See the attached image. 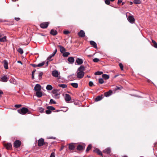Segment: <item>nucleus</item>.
Masks as SVG:
<instances>
[{"label": "nucleus", "mask_w": 157, "mask_h": 157, "mask_svg": "<svg viewBox=\"0 0 157 157\" xmlns=\"http://www.w3.org/2000/svg\"><path fill=\"white\" fill-rule=\"evenodd\" d=\"M29 110L27 108L23 107L18 110V112L21 114H24L27 113Z\"/></svg>", "instance_id": "f257e3e1"}, {"label": "nucleus", "mask_w": 157, "mask_h": 157, "mask_svg": "<svg viewBox=\"0 0 157 157\" xmlns=\"http://www.w3.org/2000/svg\"><path fill=\"white\" fill-rule=\"evenodd\" d=\"M34 90L36 91V96L39 97V84H36L34 87Z\"/></svg>", "instance_id": "f03ea898"}, {"label": "nucleus", "mask_w": 157, "mask_h": 157, "mask_svg": "<svg viewBox=\"0 0 157 157\" xmlns=\"http://www.w3.org/2000/svg\"><path fill=\"white\" fill-rule=\"evenodd\" d=\"M86 145L85 144H79L77 146V149L79 151H83Z\"/></svg>", "instance_id": "7ed1b4c3"}, {"label": "nucleus", "mask_w": 157, "mask_h": 157, "mask_svg": "<svg viewBox=\"0 0 157 157\" xmlns=\"http://www.w3.org/2000/svg\"><path fill=\"white\" fill-rule=\"evenodd\" d=\"M9 79V76L6 75H3L1 77V81L4 82H7Z\"/></svg>", "instance_id": "20e7f679"}, {"label": "nucleus", "mask_w": 157, "mask_h": 157, "mask_svg": "<svg viewBox=\"0 0 157 157\" xmlns=\"http://www.w3.org/2000/svg\"><path fill=\"white\" fill-rule=\"evenodd\" d=\"M48 144V143L47 142H44V140L41 138L40 139V147L43 145H45L46 147Z\"/></svg>", "instance_id": "39448f33"}, {"label": "nucleus", "mask_w": 157, "mask_h": 157, "mask_svg": "<svg viewBox=\"0 0 157 157\" xmlns=\"http://www.w3.org/2000/svg\"><path fill=\"white\" fill-rule=\"evenodd\" d=\"M85 74V73L83 71H79L77 73V77L79 79L82 78Z\"/></svg>", "instance_id": "423d86ee"}, {"label": "nucleus", "mask_w": 157, "mask_h": 157, "mask_svg": "<svg viewBox=\"0 0 157 157\" xmlns=\"http://www.w3.org/2000/svg\"><path fill=\"white\" fill-rule=\"evenodd\" d=\"M49 23L48 22H44L40 24V26L42 28H46L48 26Z\"/></svg>", "instance_id": "0eeeda50"}, {"label": "nucleus", "mask_w": 157, "mask_h": 157, "mask_svg": "<svg viewBox=\"0 0 157 157\" xmlns=\"http://www.w3.org/2000/svg\"><path fill=\"white\" fill-rule=\"evenodd\" d=\"M68 148L70 150H73L74 149L76 146V144L74 143H71L68 144Z\"/></svg>", "instance_id": "6e6552de"}, {"label": "nucleus", "mask_w": 157, "mask_h": 157, "mask_svg": "<svg viewBox=\"0 0 157 157\" xmlns=\"http://www.w3.org/2000/svg\"><path fill=\"white\" fill-rule=\"evenodd\" d=\"M52 76L56 78H59V74L58 71L54 70L52 71Z\"/></svg>", "instance_id": "1a4fd4ad"}, {"label": "nucleus", "mask_w": 157, "mask_h": 157, "mask_svg": "<svg viewBox=\"0 0 157 157\" xmlns=\"http://www.w3.org/2000/svg\"><path fill=\"white\" fill-rule=\"evenodd\" d=\"M21 142L18 140L16 141L14 143V146L16 148H17L21 145Z\"/></svg>", "instance_id": "9d476101"}, {"label": "nucleus", "mask_w": 157, "mask_h": 157, "mask_svg": "<svg viewBox=\"0 0 157 157\" xmlns=\"http://www.w3.org/2000/svg\"><path fill=\"white\" fill-rule=\"evenodd\" d=\"M128 20L131 23H133L135 22V19L132 16H129L128 17Z\"/></svg>", "instance_id": "9b49d317"}, {"label": "nucleus", "mask_w": 157, "mask_h": 157, "mask_svg": "<svg viewBox=\"0 0 157 157\" xmlns=\"http://www.w3.org/2000/svg\"><path fill=\"white\" fill-rule=\"evenodd\" d=\"M2 63H3V66L4 68L6 69H7L8 68V63L7 61L6 60H4L2 61Z\"/></svg>", "instance_id": "f8f14e48"}, {"label": "nucleus", "mask_w": 157, "mask_h": 157, "mask_svg": "<svg viewBox=\"0 0 157 157\" xmlns=\"http://www.w3.org/2000/svg\"><path fill=\"white\" fill-rule=\"evenodd\" d=\"M78 36L81 37H83L85 36V33L82 30H81L78 33Z\"/></svg>", "instance_id": "ddd939ff"}, {"label": "nucleus", "mask_w": 157, "mask_h": 157, "mask_svg": "<svg viewBox=\"0 0 157 157\" xmlns=\"http://www.w3.org/2000/svg\"><path fill=\"white\" fill-rule=\"evenodd\" d=\"M58 47L60 48V51L61 53H63L66 51V49L61 45H58Z\"/></svg>", "instance_id": "4468645a"}, {"label": "nucleus", "mask_w": 157, "mask_h": 157, "mask_svg": "<svg viewBox=\"0 0 157 157\" xmlns=\"http://www.w3.org/2000/svg\"><path fill=\"white\" fill-rule=\"evenodd\" d=\"M4 146L8 150L10 149L12 147L11 144L10 143L5 144Z\"/></svg>", "instance_id": "2eb2a0df"}, {"label": "nucleus", "mask_w": 157, "mask_h": 157, "mask_svg": "<svg viewBox=\"0 0 157 157\" xmlns=\"http://www.w3.org/2000/svg\"><path fill=\"white\" fill-rule=\"evenodd\" d=\"M76 62L77 63L78 65H81L83 63V60L82 59L79 58H77L76 60Z\"/></svg>", "instance_id": "dca6fc26"}, {"label": "nucleus", "mask_w": 157, "mask_h": 157, "mask_svg": "<svg viewBox=\"0 0 157 157\" xmlns=\"http://www.w3.org/2000/svg\"><path fill=\"white\" fill-rule=\"evenodd\" d=\"M65 99L66 101H70L71 99L70 96L69 94H66L65 95Z\"/></svg>", "instance_id": "f3484780"}, {"label": "nucleus", "mask_w": 157, "mask_h": 157, "mask_svg": "<svg viewBox=\"0 0 157 157\" xmlns=\"http://www.w3.org/2000/svg\"><path fill=\"white\" fill-rule=\"evenodd\" d=\"M93 152L97 153L99 155H102V154L101 151L97 148H95L93 150Z\"/></svg>", "instance_id": "a211bd4d"}, {"label": "nucleus", "mask_w": 157, "mask_h": 157, "mask_svg": "<svg viewBox=\"0 0 157 157\" xmlns=\"http://www.w3.org/2000/svg\"><path fill=\"white\" fill-rule=\"evenodd\" d=\"M103 98V95H101L97 96L95 99V101H98L101 100Z\"/></svg>", "instance_id": "6ab92c4d"}, {"label": "nucleus", "mask_w": 157, "mask_h": 157, "mask_svg": "<svg viewBox=\"0 0 157 157\" xmlns=\"http://www.w3.org/2000/svg\"><path fill=\"white\" fill-rule=\"evenodd\" d=\"M90 44L93 46L95 48H97V45L96 43L94 41L91 40L90 41Z\"/></svg>", "instance_id": "aec40b11"}, {"label": "nucleus", "mask_w": 157, "mask_h": 157, "mask_svg": "<svg viewBox=\"0 0 157 157\" xmlns=\"http://www.w3.org/2000/svg\"><path fill=\"white\" fill-rule=\"evenodd\" d=\"M112 91L111 90H109V91L105 93V96L106 97H108L111 95L112 93Z\"/></svg>", "instance_id": "412c9836"}, {"label": "nucleus", "mask_w": 157, "mask_h": 157, "mask_svg": "<svg viewBox=\"0 0 157 157\" xmlns=\"http://www.w3.org/2000/svg\"><path fill=\"white\" fill-rule=\"evenodd\" d=\"M68 61L71 63H73L74 62V57H69L67 59Z\"/></svg>", "instance_id": "4be33fe9"}, {"label": "nucleus", "mask_w": 157, "mask_h": 157, "mask_svg": "<svg viewBox=\"0 0 157 157\" xmlns=\"http://www.w3.org/2000/svg\"><path fill=\"white\" fill-rule=\"evenodd\" d=\"M50 33L53 36H55L57 34V32L56 30L52 29L51 30Z\"/></svg>", "instance_id": "5701e85b"}, {"label": "nucleus", "mask_w": 157, "mask_h": 157, "mask_svg": "<svg viewBox=\"0 0 157 157\" xmlns=\"http://www.w3.org/2000/svg\"><path fill=\"white\" fill-rule=\"evenodd\" d=\"M111 152V149L110 148H107L103 151V152L107 154H109Z\"/></svg>", "instance_id": "b1692460"}, {"label": "nucleus", "mask_w": 157, "mask_h": 157, "mask_svg": "<svg viewBox=\"0 0 157 157\" xmlns=\"http://www.w3.org/2000/svg\"><path fill=\"white\" fill-rule=\"evenodd\" d=\"M114 86V87L113 88V89L115 90H121L123 88L121 86Z\"/></svg>", "instance_id": "393cba45"}, {"label": "nucleus", "mask_w": 157, "mask_h": 157, "mask_svg": "<svg viewBox=\"0 0 157 157\" xmlns=\"http://www.w3.org/2000/svg\"><path fill=\"white\" fill-rule=\"evenodd\" d=\"M85 68L84 66L82 65L78 68V70L80 71H83L85 70Z\"/></svg>", "instance_id": "a878e982"}, {"label": "nucleus", "mask_w": 157, "mask_h": 157, "mask_svg": "<svg viewBox=\"0 0 157 157\" xmlns=\"http://www.w3.org/2000/svg\"><path fill=\"white\" fill-rule=\"evenodd\" d=\"M6 36H5L0 38V41L1 42H5L6 41Z\"/></svg>", "instance_id": "bb28decb"}, {"label": "nucleus", "mask_w": 157, "mask_h": 157, "mask_svg": "<svg viewBox=\"0 0 157 157\" xmlns=\"http://www.w3.org/2000/svg\"><path fill=\"white\" fill-rule=\"evenodd\" d=\"M102 77L105 79H108L109 78V76L107 75L104 74H103L102 75Z\"/></svg>", "instance_id": "cd10ccee"}, {"label": "nucleus", "mask_w": 157, "mask_h": 157, "mask_svg": "<svg viewBox=\"0 0 157 157\" xmlns=\"http://www.w3.org/2000/svg\"><path fill=\"white\" fill-rule=\"evenodd\" d=\"M53 88L52 85H48L46 87V89L47 90H51Z\"/></svg>", "instance_id": "c85d7f7f"}, {"label": "nucleus", "mask_w": 157, "mask_h": 157, "mask_svg": "<svg viewBox=\"0 0 157 157\" xmlns=\"http://www.w3.org/2000/svg\"><path fill=\"white\" fill-rule=\"evenodd\" d=\"M58 86L62 88H66L67 87V85L65 84H59L58 85Z\"/></svg>", "instance_id": "c756f323"}, {"label": "nucleus", "mask_w": 157, "mask_h": 157, "mask_svg": "<svg viewBox=\"0 0 157 157\" xmlns=\"http://www.w3.org/2000/svg\"><path fill=\"white\" fill-rule=\"evenodd\" d=\"M47 109H49L50 111L54 110L55 109L52 106H48L47 107Z\"/></svg>", "instance_id": "7c9ffc66"}, {"label": "nucleus", "mask_w": 157, "mask_h": 157, "mask_svg": "<svg viewBox=\"0 0 157 157\" xmlns=\"http://www.w3.org/2000/svg\"><path fill=\"white\" fill-rule=\"evenodd\" d=\"M71 85L73 87L75 88H77L78 87V84L76 83H72L71 84Z\"/></svg>", "instance_id": "2f4dec72"}, {"label": "nucleus", "mask_w": 157, "mask_h": 157, "mask_svg": "<svg viewBox=\"0 0 157 157\" xmlns=\"http://www.w3.org/2000/svg\"><path fill=\"white\" fill-rule=\"evenodd\" d=\"M70 53L68 52H65L63 53V56L64 57H67L69 55Z\"/></svg>", "instance_id": "473e14b6"}, {"label": "nucleus", "mask_w": 157, "mask_h": 157, "mask_svg": "<svg viewBox=\"0 0 157 157\" xmlns=\"http://www.w3.org/2000/svg\"><path fill=\"white\" fill-rule=\"evenodd\" d=\"M152 42L153 44V46L155 48H157V43L154 40H152Z\"/></svg>", "instance_id": "72a5a7b5"}, {"label": "nucleus", "mask_w": 157, "mask_h": 157, "mask_svg": "<svg viewBox=\"0 0 157 157\" xmlns=\"http://www.w3.org/2000/svg\"><path fill=\"white\" fill-rule=\"evenodd\" d=\"M17 51L21 54H22L23 53V49L21 48H19L17 49Z\"/></svg>", "instance_id": "f704fd0d"}, {"label": "nucleus", "mask_w": 157, "mask_h": 157, "mask_svg": "<svg viewBox=\"0 0 157 157\" xmlns=\"http://www.w3.org/2000/svg\"><path fill=\"white\" fill-rule=\"evenodd\" d=\"M134 2L135 4H139L141 3V0H134Z\"/></svg>", "instance_id": "c9c22d12"}, {"label": "nucleus", "mask_w": 157, "mask_h": 157, "mask_svg": "<svg viewBox=\"0 0 157 157\" xmlns=\"http://www.w3.org/2000/svg\"><path fill=\"white\" fill-rule=\"evenodd\" d=\"M91 147H92L91 145L90 144H89L86 148V152L88 151L91 149Z\"/></svg>", "instance_id": "e433bc0d"}, {"label": "nucleus", "mask_w": 157, "mask_h": 157, "mask_svg": "<svg viewBox=\"0 0 157 157\" xmlns=\"http://www.w3.org/2000/svg\"><path fill=\"white\" fill-rule=\"evenodd\" d=\"M103 74V72L102 71H98L96 72L94 75H100Z\"/></svg>", "instance_id": "4c0bfd02"}, {"label": "nucleus", "mask_w": 157, "mask_h": 157, "mask_svg": "<svg viewBox=\"0 0 157 157\" xmlns=\"http://www.w3.org/2000/svg\"><path fill=\"white\" fill-rule=\"evenodd\" d=\"M56 102L54 101L53 99H50V102H49V104H56Z\"/></svg>", "instance_id": "58836bf2"}, {"label": "nucleus", "mask_w": 157, "mask_h": 157, "mask_svg": "<svg viewBox=\"0 0 157 157\" xmlns=\"http://www.w3.org/2000/svg\"><path fill=\"white\" fill-rule=\"evenodd\" d=\"M30 65L34 67H39V63L37 65L34 64H31Z\"/></svg>", "instance_id": "ea45409f"}, {"label": "nucleus", "mask_w": 157, "mask_h": 157, "mask_svg": "<svg viewBox=\"0 0 157 157\" xmlns=\"http://www.w3.org/2000/svg\"><path fill=\"white\" fill-rule=\"evenodd\" d=\"M98 82L100 84H102L104 83L103 79L102 78H100L99 79Z\"/></svg>", "instance_id": "a19ab883"}, {"label": "nucleus", "mask_w": 157, "mask_h": 157, "mask_svg": "<svg viewBox=\"0 0 157 157\" xmlns=\"http://www.w3.org/2000/svg\"><path fill=\"white\" fill-rule=\"evenodd\" d=\"M93 60L94 62L97 63L99 61V59L97 58H95L93 59Z\"/></svg>", "instance_id": "79ce46f5"}, {"label": "nucleus", "mask_w": 157, "mask_h": 157, "mask_svg": "<svg viewBox=\"0 0 157 157\" xmlns=\"http://www.w3.org/2000/svg\"><path fill=\"white\" fill-rule=\"evenodd\" d=\"M119 66L121 70L122 71L123 70V66L122 64L121 63H120L119 64Z\"/></svg>", "instance_id": "37998d69"}, {"label": "nucleus", "mask_w": 157, "mask_h": 157, "mask_svg": "<svg viewBox=\"0 0 157 157\" xmlns=\"http://www.w3.org/2000/svg\"><path fill=\"white\" fill-rule=\"evenodd\" d=\"M105 2L106 4L109 5L110 3V0H105Z\"/></svg>", "instance_id": "c03bdc74"}, {"label": "nucleus", "mask_w": 157, "mask_h": 157, "mask_svg": "<svg viewBox=\"0 0 157 157\" xmlns=\"http://www.w3.org/2000/svg\"><path fill=\"white\" fill-rule=\"evenodd\" d=\"M45 112L46 114H49L51 113V111L49 109H47V110H46Z\"/></svg>", "instance_id": "a18cd8bd"}, {"label": "nucleus", "mask_w": 157, "mask_h": 157, "mask_svg": "<svg viewBox=\"0 0 157 157\" xmlns=\"http://www.w3.org/2000/svg\"><path fill=\"white\" fill-rule=\"evenodd\" d=\"M63 33L64 34L67 35L70 33V32L67 30H65L63 31Z\"/></svg>", "instance_id": "49530a36"}, {"label": "nucleus", "mask_w": 157, "mask_h": 157, "mask_svg": "<svg viewBox=\"0 0 157 157\" xmlns=\"http://www.w3.org/2000/svg\"><path fill=\"white\" fill-rule=\"evenodd\" d=\"M89 85L90 86H92L94 85L92 81H90L89 83Z\"/></svg>", "instance_id": "de8ad7c7"}, {"label": "nucleus", "mask_w": 157, "mask_h": 157, "mask_svg": "<svg viewBox=\"0 0 157 157\" xmlns=\"http://www.w3.org/2000/svg\"><path fill=\"white\" fill-rule=\"evenodd\" d=\"M57 92V90L56 89H54L52 91V93L54 94H56Z\"/></svg>", "instance_id": "09e8293b"}, {"label": "nucleus", "mask_w": 157, "mask_h": 157, "mask_svg": "<svg viewBox=\"0 0 157 157\" xmlns=\"http://www.w3.org/2000/svg\"><path fill=\"white\" fill-rule=\"evenodd\" d=\"M44 112V109L42 108H40V113Z\"/></svg>", "instance_id": "8fccbe9b"}, {"label": "nucleus", "mask_w": 157, "mask_h": 157, "mask_svg": "<svg viewBox=\"0 0 157 157\" xmlns=\"http://www.w3.org/2000/svg\"><path fill=\"white\" fill-rule=\"evenodd\" d=\"M57 50L56 49L55 51H54V52L52 54V56H54L56 54L57 52Z\"/></svg>", "instance_id": "3c124183"}, {"label": "nucleus", "mask_w": 157, "mask_h": 157, "mask_svg": "<svg viewBox=\"0 0 157 157\" xmlns=\"http://www.w3.org/2000/svg\"><path fill=\"white\" fill-rule=\"evenodd\" d=\"M53 57V56L51 54L47 58V59L48 60H49Z\"/></svg>", "instance_id": "603ef678"}, {"label": "nucleus", "mask_w": 157, "mask_h": 157, "mask_svg": "<svg viewBox=\"0 0 157 157\" xmlns=\"http://www.w3.org/2000/svg\"><path fill=\"white\" fill-rule=\"evenodd\" d=\"M50 157H55V153L53 152H52L51 155Z\"/></svg>", "instance_id": "864d4df0"}, {"label": "nucleus", "mask_w": 157, "mask_h": 157, "mask_svg": "<svg viewBox=\"0 0 157 157\" xmlns=\"http://www.w3.org/2000/svg\"><path fill=\"white\" fill-rule=\"evenodd\" d=\"M21 106V105H15V107L17 108H19Z\"/></svg>", "instance_id": "5fc2aeb1"}, {"label": "nucleus", "mask_w": 157, "mask_h": 157, "mask_svg": "<svg viewBox=\"0 0 157 157\" xmlns=\"http://www.w3.org/2000/svg\"><path fill=\"white\" fill-rule=\"evenodd\" d=\"M45 63L44 62H43L42 63H40V67L44 65Z\"/></svg>", "instance_id": "6e6d98bb"}, {"label": "nucleus", "mask_w": 157, "mask_h": 157, "mask_svg": "<svg viewBox=\"0 0 157 157\" xmlns=\"http://www.w3.org/2000/svg\"><path fill=\"white\" fill-rule=\"evenodd\" d=\"M43 74V73L42 72H40V77H41Z\"/></svg>", "instance_id": "4d7b16f0"}, {"label": "nucleus", "mask_w": 157, "mask_h": 157, "mask_svg": "<svg viewBox=\"0 0 157 157\" xmlns=\"http://www.w3.org/2000/svg\"><path fill=\"white\" fill-rule=\"evenodd\" d=\"M122 2V0H118L117 2V4H119L120 3H121Z\"/></svg>", "instance_id": "13d9d810"}, {"label": "nucleus", "mask_w": 157, "mask_h": 157, "mask_svg": "<svg viewBox=\"0 0 157 157\" xmlns=\"http://www.w3.org/2000/svg\"><path fill=\"white\" fill-rule=\"evenodd\" d=\"M15 19L17 21H18L20 20V18L19 17H15Z\"/></svg>", "instance_id": "bf43d9fd"}, {"label": "nucleus", "mask_w": 157, "mask_h": 157, "mask_svg": "<svg viewBox=\"0 0 157 157\" xmlns=\"http://www.w3.org/2000/svg\"><path fill=\"white\" fill-rule=\"evenodd\" d=\"M3 94V92L2 90H0V97L1 96V95Z\"/></svg>", "instance_id": "052dcab7"}, {"label": "nucleus", "mask_w": 157, "mask_h": 157, "mask_svg": "<svg viewBox=\"0 0 157 157\" xmlns=\"http://www.w3.org/2000/svg\"><path fill=\"white\" fill-rule=\"evenodd\" d=\"M43 95L42 93L40 91V97H42Z\"/></svg>", "instance_id": "680f3d73"}, {"label": "nucleus", "mask_w": 157, "mask_h": 157, "mask_svg": "<svg viewBox=\"0 0 157 157\" xmlns=\"http://www.w3.org/2000/svg\"><path fill=\"white\" fill-rule=\"evenodd\" d=\"M3 36V34L2 33H1L0 32V38L2 37Z\"/></svg>", "instance_id": "e2e57ef3"}, {"label": "nucleus", "mask_w": 157, "mask_h": 157, "mask_svg": "<svg viewBox=\"0 0 157 157\" xmlns=\"http://www.w3.org/2000/svg\"><path fill=\"white\" fill-rule=\"evenodd\" d=\"M48 61H47L46 63V66H47L48 65Z\"/></svg>", "instance_id": "0e129e2a"}, {"label": "nucleus", "mask_w": 157, "mask_h": 157, "mask_svg": "<svg viewBox=\"0 0 157 157\" xmlns=\"http://www.w3.org/2000/svg\"><path fill=\"white\" fill-rule=\"evenodd\" d=\"M36 71V70H33L32 72V74H34V73Z\"/></svg>", "instance_id": "69168bd1"}, {"label": "nucleus", "mask_w": 157, "mask_h": 157, "mask_svg": "<svg viewBox=\"0 0 157 157\" xmlns=\"http://www.w3.org/2000/svg\"><path fill=\"white\" fill-rule=\"evenodd\" d=\"M55 94V95L54 96V97L56 98L57 97V96H58V94L57 93H56V94Z\"/></svg>", "instance_id": "338daca9"}, {"label": "nucleus", "mask_w": 157, "mask_h": 157, "mask_svg": "<svg viewBox=\"0 0 157 157\" xmlns=\"http://www.w3.org/2000/svg\"><path fill=\"white\" fill-rule=\"evenodd\" d=\"M32 79H34V74H32Z\"/></svg>", "instance_id": "774afa93"}]
</instances>
